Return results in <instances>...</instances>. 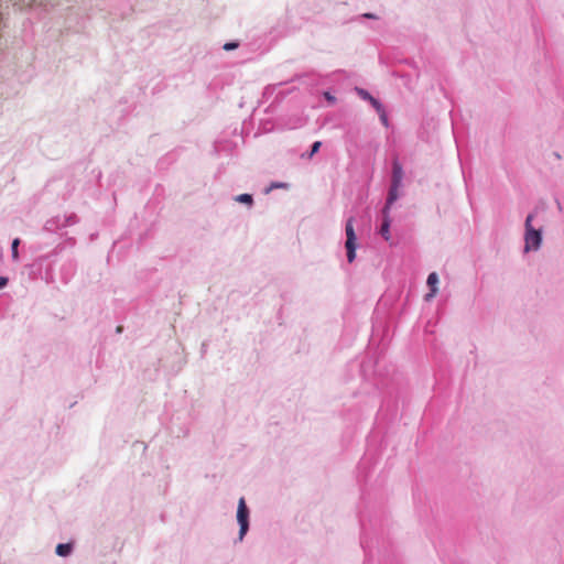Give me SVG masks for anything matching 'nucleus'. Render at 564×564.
Returning a JSON list of instances; mask_svg holds the SVG:
<instances>
[{
    "mask_svg": "<svg viewBox=\"0 0 564 564\" xmlns=\"http://www.w3.org/2000/svg\"><path fill=\"white\" fill-rule=\"evenodd\" d=\"M72 552V544H58L56 546V554L59 556H67Z\"/></svg>",
    "mask_w": 564,
    "mask_h": 564,
    "instance_id": "obj_7",
    "label": "nucleus"
},
{
    "mask_svg": "<svg viewBox=\"0 0 564 564\" xmlns=\"http://www.w3.org/2000/svg\"><path fill=\"white\" fill-rule=\"evenodd\" d=\"M369 100L378 112L383 110L381 104L377 99H375L373 97H369Z\"/></svg>",
    "mask_w": 564,
    "mask_h": 564,
    "instance_id": "obj_11",
    "label": "nucleus"
},
{
    "mask_svg": "<svg viewBox=\"0 0 564 564\" xmlns=\"http://www.w3.org/2000/svg\"><path fill=\"white\" fill-rule=\"evenodd\" d=\"M236 200L248 205L253 203L252 196L250 194H240L236 197Z\"/></svg>",
    "mask_w": 564,
    "mask_h": 564,
    "instance_id": "obj_8",
    "label": "nucleus"
},
{
    "mask_svg": "<svg viewBox=\"0 0 564 564\" xmlns=\"http://www.w3.org/2000/svg\"><path fill=\"white\" fill-rule=\"evenodd\" d=\"M437 283H438L437 274L435 272L430 273V275L427 276V285L430 286L431 292L429 294H426V300H430L435 296V294L437 292V288H436Z\"/></svg>",
    "mask_w": 564,
    "mask_h": 564,
    "instance_id": "obj_6",
    "label": "nucleus"
},
{
    "mask_svg": "<svg viewBox=\"0 0 564 564\" xmlns=\"http://www.w3.org/2000/svg\"><path fill=\"white\" fill-rule=\"evenodd\" d=\"M389 209L390 207H388V202L386 203V206L382 210V214H383V221L381 224V227H380V234L381 236L388 241L390 240L391 236H390V217H389Z\"/></svg>",
    "mask_w": 564,
    "mask_h": 564,
    "instance_id": "obj_5",
    "label": "nucleus"
},
{
    "mask_svg": "<svg viewBox=\"0 0 564 564\" xmlns=\"http://www.w3.org/2000/svg\"><path fill=\"white\" fill-rule=\"evenodd\" d=\"M325 97L330 100V101H334V97L329 95V93H325Z\"/></svg>",
    "mask_w": 564,
    "mask_h": 564,
    "instance_id": "obj_17",
    "label": "nucleus"
},
{
    "mask_svg": "<svg viewBox=\"0 0 564 564\" xmlns=\"http://www.w3.org/2000/svg\"><path fill=\"white\" fill-rule=\"evenodd\" d=\"M380 112V118H381V121L383 122V124H388V119H387V116L384 113V111H379Z\"/></svg>",
    "mask_w": 564,
    "mask_h": 564,
    "instance_id": "obj_14",
    "label": "nucleus"
},
{
    "mask_svg": "<svg viewBox=\"0 0 564 564\" xmlns=\"http://www.w3.org/2000/svg\"><path fill=\"white\" fill-rule=\"evenodd\" d=\"M533 215H529L525 219V250L531 248L538 249L541 245V232L532 227L531 221Z\"/></svg>",
    "mask_w": 564,
    "mask_h": 564,
    "instance_id": "obj_2",
    "label": "nucleus"
},
{
    "mask_svg": "<svg viewBox=\"0 0 564 564\" xmlns=\"http://www.w3.org/2000/svg\"><path fill=\"white\" fill-rule=\"evenodd\" d=\"M237 47H238V44L234 43V42H229V43H226L224 45V50H226V51H230V50H234V48H237Z\"/></svg>",
    "mask_w": 564,
    "mask_h": 564,
    "instance_id": "obj_13",
    "label": "nucleus"
},
{
    "mask_svg": "<svg viewBox=\"0 0 564 564\" xmlns=\"http://www.w3.org/2000/svg\"><path fill=\"white\" fill-rule=\"evenodd\" d=\"M360 95H361L365 99H368V100H369V97H371L367 91H364V90H360Z\"/></svg>",
    "mask_w": 564,
    "mask_h": 564,
    "instance_id": "obj_16",
    "label": "nucleus"
},
{
    "mask_svg": "<svg viewBox=\"0 0 564 564\" xmlns=\"http://www.w3.org/2000/svg\"><path fill=\"white\" fill-rule=\"evenodd\" d=\"M346 243L345 247L347 249V260L348 262H352L356 258V234L354 229V218H349L346 223Z\"/></svg>",
    "mask_w": 564,
    "mask_h": 564,
    "instance_id": "obj_3",
    "label": "nucleus"
},
{
    "mask_svg": "<svg viewBox=\"0 0 564 564\" xmlns=\"http://www.w3.org/2000/svg\"><path fill=\"white\" fill-rule=\"evenodd\" d=\"M402 180H403V169L400 162L395 159L392 163V180H391V187L388 194V207H391V205L398 199L399 197V189L402 186Z\"/></svg>",
    "mask_w": 564,
    "mask_h": 564,
    "instance_id": "obj_1",
    "label": "nucleus"
},
{
    "mask_svg": "<svg viewBox=\"0 0 564 564\" xmlns=\"http://www.w3.org/2000/svg\"><path fill=\"white\" fill-rule=\"evenodd\" d=\"M249 511L245 501V498H240L238 502V509H237V520L240 525L239 530V539L242 540L245 534L247 533L249 529V521H248Z\"/></svg>",
    "mask_w": 564,
    "mask_h": 564,
    "instance_id": "obj_4",
    "label": "nucleus"
},
{
    "mask_svg": "<svg viewBox=\"0 0 564 564\" xmlns=\"http://www.w3.org/2000/svg\"><path fill=\"white\" fill-rule=\"evenodd\" d=\"M273 188H288V184H285V183H272L270 185V189H273Z\"/></svg>",
    "mask_w": 564,
    "mask_h": 564,
    "instance_id": "obj_12",
    "label": "nucleus"
},
{
    "mask_svg": "<svg viewBox=\"0 0 564 564\" xmlns=\"http://www.w3.org/2000/svg\"><path fill=\"white\" fill-rule=\"evenodd\" d=\"M7 282H8V279H7V278L0 276V289H1L2 286H4V285L7 284Z\"/></svg>",
    "mask_w": 564,
    "mask_h": 564,
    "instance_id": "obj_15",
    "label": "nucleus"
},
{
    "mask_svg": "<svg viewBox=\"0 0 564 564\" xmlns=\"http://www.w3.org/2000/svg\"><path fill=\"white\" fill-rule=\"evenodd\" d=\"M365 17H366V18H373V15H372V14H370V13H366V14H365Z\"/></svg>",
    "mask_w": 564,
    "mask_h": 564,
    "instance_id": "obj_18",
    "label": "nucleus"
},
{
    "mask_svg": "<svg viewBox=\"0 0 564 564\" xmlns=\"http://www.w3.org/2000/svg\"><path fill=\"white\" fill-rule=\"evenodd\" d=\"M20 245V239L19 238H15L13 241H12V246H11V250H12V258L13 260H17L18 257H19V253H18V247Z\"/></svg>",
    "mask_w": 564,
    "mask_h": 564,
    "instance_id": "obj_9",
    "label": "nucleus"
},
{
    "mask_svg": "<svg viewBox=\"0 0 564 564\" xmlns=\"http://www.w3.org/2000/svg\"><path fill=\"white\" fill-rule=\"evenodd\" d=\"M321 145V141H315L312 145L311 152L307 154V159H312V156L319 150Z\"/></svg>",
    "mask_w": 564,
    "mask_h": 564,
    "instance_id": "obj_10",
    "label": "nucleus"
},
{
    "mask_svg": "<svg viewBox=\"0 0 564 564\" xmlns=\"http://www.w3.org/2000/svg\"><path fill=\"white\" fill-rule=\"evenodd\" d=\"M122 330V327L121 326H118L117 327V332H121Z\"/></svg>",
    "mask_w": 564,
    "mask_h": 564,
    "instance_id": "obj_19",
    "label": "nucleus"
}]
</instances>
